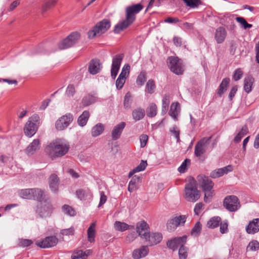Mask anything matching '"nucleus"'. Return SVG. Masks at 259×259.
I'll list each match as a JSON object with an SVG mask.
<instances>
[{
  "label": "nucleus",
  "instance_id": "6e6d98bb",
  "mask_svg": "<svg viewBox=\"0 0 259 259\" xmlns=\"http://www.w3.org/2000/svg\"><path fill=\"white\" fill-rule=\"evenodd\" d=\"M76 92L74 85L69 84L66 89L65 95L69 98L73 97Z\"/></svg>",
  "mask_w": 259,
  "mask_h": 259
},
{
  "label": "nucleus",
  "instance_id": "69168bd1",
  "mask_svg": "<svg viewBox=\"0 0 259 259\" xmlns=\"http://www.w3.org/2000/svg\"><path fill=\"white\" fill-rule=\"evenodd\" d=\"M32 243V241L29 239H22L19 241V245L22 247H27Z\"/></svg>",
  "mask_w": 259,
  "mask_h": 259
},
{
  "label": "nucleus",
  "instance_id": "20e7f679",
  "mask_svg": "<svg viewBox=\"0 0 259 259\" xmlns=\"http://www.w3.org/2000/svg\"><path fill=\"white\" fill-rule=\"evenodd\" d=\"M110 21L108 19H104L98 22L92 29L88 31V37L90 39H93L96 36H100L105 33L110 28Z\"/></svg>",
  "mask_w": 259,
  "mask_h": 259
},
{
  "label": "nucleus",
  "instance_id": "0eeeda50",
  "mask_svg": "<svg viewBox=\"0 0 259 259\" xmlns=\"http://www.w3.org/2000/svg\"><path fill=\"white\" fill-rule=\"evenodd\" d=\"M54 210L52 203L46 199L40 203L36 210V213L41 218L50 217Z\"/></svg>",
  "mask_w": 259,
  "mask_h": 259
},
{
  "label": "nucleus",
  "instance_id": "412c9836",
  "mask_svg": "<svg viewBox=\"0 0 259 259\" xmlns=\"http://www.w3.org/2000/svg\"><path fill=\"white\" fill-rule=\"evenodd\" d=\"M40 141L38 139H34L25 149V153L29 155L34 154L39 149Z\"/></svg>",
  "mask_w": 259,
  "mask_h": 259
},
{
  "label": "nucleus",
  "instance_id": "8fccbe9b",
  "mask_svg": "<svg viewBox=\"0 0 259 259\" xmlns=\"http://www.w3.org/2000/svg\"><path fill=\"white\" fill-rule=\"evenodd\" d=\"M190 160L186 159L178 168V171L180 173H184L187 170L188 166L190 165Z\"/></svg>",
  "mask_w": 259,
  "mask_h": 259
},
{
  "label": "nucleus",
  "instance_id": "603ef678",
  "mask_svg": "<svg viewBox=\"0 0 259 259\" xmlns=\"http://www.w3.org/2000/svg\"><path fill=\"white\" fill-rule=\"evenodd\" d=\"M146 79V73L144 71L141 72L138 76L136 82L138 85L142 86L144 84Z\"/></svg>",
  "mask_w": 259,
  "mask_h": 259
},
{
  "label": "nucleus",
  "instance_id": "f704fd0d",
  "mask_svg": "<svg viewBox=\"0 0 259 259\" xmlns=\"http://www.w3.org/2000/svg\"><path fill=\"white\" fill-rule=\"evenodd\" d=\"M90 117V113L88 111H84L80 115L77 119V122L79 126H83L86 125Z\"/></svg>",
  "mask_w": 259,
  "mask_h": 259
},
{
  "label": "nucleus",
  "instance_id": "37998d69",
  "mask_svg": "<svg viewBox=\"0 0 259 259\" xmlns=\"http://www.w3.org/2000/svg\"><path fill=\"white\" fill-rule=\"evenodd\" d=\"M95 101L96 97L95 96L89 95L83 98L82 104L84 106H87L94 103Z\"/></svg>",
  "mask_w": 259,
  "mask_h": 259
},
{
  "label": "nucleus",
  "instance_id": "7c9ffc66",
  "mask_svg": "<svg viewBox=\"0 0 259 259\" xmlns=\"http://www.w3.org/2000/svg\"><path fill=\"white\" fill-rule=\"evenodd\" d=\"M254 81V78L250 75L246 76L244 78V90L247 93H249L251 91Z\"/></svg>",
  "mask_w": 259,
  "mask_h": 259
},
{
  "label": "nucleus",
  "instance_id": "dca6fc26",
  "mask_svg": "<svg viewBox=\"0 0 259 259\" xmlns=\"http://www.w3.org/2000/svg\"><path fill=\"white\" fill-rule=\"evenodd\" d=\"M246 232L249 234H254L259 231V218L253 219L249 221L245 227Z\"/></svg>",
  "mask_w": 259,
  "mask_h": 259
},
{
  "label": "nucleus",
  "instance_id": "9d476101",
  "mask_svg": "<svg viewBox=\"0 0 259 259\" xmlns=\"http://www.w3.org/2000/svg\"><path fill=\"white\" fill-rule=\"evenodd\" d=\"M185 215L176 216L169 219L167 222V229L168 231H174L178 227L184 225L186 221Z\"/></svg>",
  "mask_w": 259,
  "mask_h": 259
},
{
  "label": "nucleus",
  "instance_id": "0e129e2a",
  "mask_svg": "<svg viewBox=\"0 0 259 259\" xmlns=\"http://www.w3.org/2000/svg\"><path fill=\"white\" fill-rule=\"evenodd\" d=\"M60 233L62 235H73L74 233V229L73 227H71L68 229H62Z\"/></svg>",
  "mask_w": 259,
  "mask_h": 259
},
{
  "label": "nucleus",
  "instance_id": "6ab92c4d",
  "mask_svg": "<svg viewBox=\"0 0 259 259\" xmlns=\"http://www.w3.org/2000/svg\"><path fill=\"white\" fill-rule=\"evenodd\" d=\"M125 125V122H121L113 127L111 131V138L113 140H116L120 138Z\"/></svg>",
  "mask_w": 259,
  "mask_h": 259
},
{
  "label": "nucleus",
  "instance_id": "09e8293b",
  "mask_svg": "<svg viewBox=\"0 0 259 259\" xmlns=\"http://www.w3.org/2000/svg\"><path fill=\"white\" fill-rule=\"evenodd\" d=\"M167 63L170 65H181L182 61L177 56H170L167 59Z\"/></svg>",
  "mask_w": 259,
  "mask_h": 259
},
{
  "label": "nucleus",
  "instance_id": "473e14b6",
  "mask_svg": "<svg viewBox=\"0 0 259 259\" xmlns=\"http://www.w3.org/2000/svg\"><path fill=\"white\" fill-rule=\"evenodd\" d=\"M50 187L53 191L56 192L58 190L59 178L55 174H52L49 178Z\"/></svg>",
  "mask_w": 259,
  "mask_h": 259
},
{
  "label": "nucleus",
  "instance_id": "13d9d810",
  "mask_svg": "<svg viewBox=\"0 0 259 259\" xmlns=\"http://www.w3.org/2000/svg\"><path fill=\"white\" fill-rule=\"evenodd\" d=\"M123 57V54H118L114 56L113 58L112 65H120Z\"/></svg>",
  "mask_w": 259,
  "mask_h": 259
},
{
  "label": "nucleus",
  "instance_id": "c85d7f7f",
  "mask_svg": "<svg viewBox=\"0 0 259 259\" xmlns=\"http://www.w3.org/2000/svg\"><path fill=\"white\" fill-rule=\"evenodd\" d=\"M33 188L22 189L19 191V196L27 199H33L34 198Z\"/></svg>",
  "mask_w": 259,
  "mask_h": 259
},
{
  "label": "nucleus",
  "instance_id": "bf43d9fd",
  "mask_svg": "<svg viewBox=\"0 0 259 259\" xmlns=\"http://www.w3.org/2000/svg\"><path fill=\"white\" fill-rule=\"evenodd\" d=\"M130 66H123L122 71L119 74V76L123 78H126L130 73Z\"/></svg>",
  "mask_w": 259,
  "mask_h": 259
},
{
  "label": "nucleus",
  "instance_id": "58836bf2",
  "mask_svg": "<svg viewBox=\"0 0 259 259\" xmlns=\"http://www.w3.org/2000/svg\"><path fill=\"white\" fill-rule=\"evenodd\" d=\"M157 111V106L154 103H151L146 109L147 115L153 117L156 115Z\"/></svg>",
  "mask_w": 259,
  "mask_h": 259
},
{
  "label": "nucleus",
  "instance_id": "a878e982",
  "mask_svg": "<svg viewBox=\"0 0 259 259\" xmlns=\"http://www.w3.org/2000/svg\"><path fill=\"white\" fill-rule=\"evenodd\" d=\"M105 130V126L101 123H99L94 126L91 130V135L93 137L101 135Z\"/></svg>",
  "mask_w": 259,
  "mask_h": 259
},
{
  "label": "nucleus",
  "instance_id": "338daca9",
  "mask_svg": "<svg viewBox=\"0 0 259 259\" xmlns=\"http://www.w3.org/2000/svg\"><path fill=\"white\" fill-rule=\"evenodd\" d=\"M125 79L122 77L118 76L117 79L116 81V88L118 89H120L122 88L123 84L125 83Z\"/></svg>",
  "mask_w": 259,
  "mask_h": 259
},
{
  "label": "nucleus",
  "instance_id": "c03bdc74",
  "mask_svg": "<svg viewBox=\"0 0 259 259\" xmlns=\"http://www.w3.org/2000/svg\"><path fill=\"white\" fill-rule=\"evenodd\" d=\"M202 229V225L199 222H197L191 230L192 236L197 237L199 235Z\"/></svg>",
  "mask_w": 259,
  "mask_h": 259
},
{
  "label": "nucleus",
  "instance_id": "4c0bfd02",
  "mask_svg": "<svg viewBox=\"0 0 259 259\" xmlns=\"http://www.w3.org/2000/svg\"><path fill=\"white\" fill-rule=\"evenodd\" d=\"M91 194V191L87 189H78L76 191V195L80 200H85L86 198Z\"/></svg>",
  "mask_w": 259,
  "mask_h": 259
},
{
  "label": "nucleus",
  "instance_id": "e433bc0d",
  "mask_svg": "<svg viewBox=\"0 0 259 259\" xmlns=\"http://www.w3.org/2000/svg\"><path fill=\"white\" fill-rule=\"evenodd\" d=\"M96 223H93L88 229V240L90 242H93L95 241V237L96 234Z\"/></svg>",
  "mask_w": 259,
  "mask_h": 259
},
{
  "label": "nucleus",
  "instance_id": "1a4fd4ad",
  "mask_svg": "<svg viewBox=\"0 0 259 259\" xmlns=\"http://www.w3.org/2000/svg\"><path fill=\"white\" fill-rule=\"evenodd\" d=\"M224 206L229 211H237L240 207L238 197L235 195L227 196L224 200Z\"/></svg>",
  "mask_w": 259,
  "mask_h": 259
},
{
  "label": "nucleus",
  "instance_id": "79ce46f5",
  "mask_svg": "<svg viewBox=\"0 0 259 259\" xmlns=\"http://www.w3.org/2000/svg\"><path fill=\"white\" fill-rule=\"evenodd\" d=\"M156 84L154 80L149 79L146 83L145 92L149 94H153L155 90Z\"/></svg>",
  "mask_w": 259,
  "mask_h": 259
},
{
  "label": "nucleus",
  "instance_id": "72a5a7b5",
  "mask_svg": "<svg viewBox=\"0 0 259 259\" xmlns=\"http://www.w3.org/2000/svg\"><path fill=\"white\" fill-rule=\"evenodd\" d=\"M145 115V110L141 108H138L133 110L132 116L135 121H139L143 119Z\"/></svg>",
  "mask_w": 259,
  "mask_h": 259
},
{
  "label": "nucleus",
  "instance_id": "cd10ccee",
  "mask_svg": "<svg viewBox=\"0 0 259 259\" xmlns=\"http://www.w3.org/2000/svg\"><path fill=\"white\" fill-rule=\"evenodd\" d=\"M134 226H130L125 223L116 221L114 223V228L118 231L123 232L129 229H134Z\"/></svg>",
  "mask_w": 259,
  "mask_h": 259
},
{
  "label": "nucleus",
  "instance_id": "4d7b16f0",
  "mask_svg": "<svg viewBox=\"0 0 259 259\" xmlns=\"http://www.w3.org/2000/svg\"><path fill=\"white\" fill-rule=\"evenodd\" d=\"M62 210L65 214H68L70 216H74L75 214V211L74 209L69 205H63L62 207Z\"/></svg>",
  "mask_w": 259,
  "mask_h": 259
},
{
  "label": "nucleus",
  "instance_id": "aec40b11",
  "mask_svg": "<svg viewBox=\"0 0 259 259\" xmlns=\"http://www.w3.org/2000/svg\"><path fill=\"white\" fill-rule=\"evenodd\" d=\"M149 252V248L147 246H142L140 248L135 249L133 252V257L134 259H140L146 256Z\"/></svg>",
  "mask_w": 259,
  "mask_h": 259
},
{
  "label": "nucleus",
  "instance_id": "39448f33",
  "mask_svg": "<svg viewBox=\"0 0 259 259\" xmlns=\"http://www.w3.org/2000/svg\"><path fill=\"white\" fill-rule=\"evenodd\" d=\"M39 116L34 114L29 118L24 127V133L28 137H32L36 132L39 124Z\"/></svg>",
  "mask_w": 259,
  "mask_h": 259
},
{
  "label": "nucleus",
  "instance_id": "423d86ee",
  "mask_svg": "<svg viewBox=\"0 0 259 259\" xmlns=\"http://www.w3.org/2000/svg\"><path fill=\"white\" fill-rule=\"evenodd\" d=\"M197 181L205 192L204 201L207 202V199L212 196L211 190L213 187V183L210 179L203 175L198 176Z\"/></svg>",
  "mask_w": 259,
  "mask_h": 259
},
{
  "label": "nucleus",
  "instance_id": "49530a36",
  "mask_svg": "<svg viewBox=\"0 0 259 259\" xmlns=\"http://www.w3.org/2000/svg\"><path fill=\"white\" fill-rule=\"evenodd\" d=\"M235 20L238 22L240 25L244 29L250 28L252 27L251 24L247 23L246 20L242 17H236Z\"/></svg>",
  "mask_w": 259,
  "mask_h": 259
},
{
  "label": "nucleus",
  "instance_id": "ea45409f",
  "mask_svg": "<svg viewBox=\"0 0 259 259\" xmlns=\"http://www.w3.org/2000/svg\"><path fill=\"white\" fill-rule=\"evenodd\" d=\"M229 82L230 79L228 78H225L223 79L218 92V94L219 95H222L227 90Z\"/></svg>",
  "mask_w": 259,
  "mask_h": 259
},
{
  "label": "nucleus",
  "instance_id": "393cba45",
  "mask_svg": "<svg viewBox=\"0 0 259 259\" xmlns=\"http://www.w3.org/2000/svg\"><path fill=\"white\" fill-rule=\"evenodd\" d=\"M180 112V105L178 102L173 103L170 106L169 114L175 120H177V116Z\"/></svg>",
  "mask_w": 259,
  "mask_h": 259
},
{
  "label": "nucleus",
  "instance_id": "f03ea898",
  "mask_svg": "<svg viewBox=\"0 0 259 259\" xmlns=\"http://www.w3.org/2000/svg\"><path fill=\"white\" fill-rule=\"evenodd\" d=\"M68 144L61 139H57L51 142L46 148V153L52 159L65 155L68 150Z\"/></svg>",
  "mask_w": 259,
  "mask_h": 259
},
{
  "label": "nucleus",
  "instance_id": "f257e3e1",
  "mask_svg": "<svg viewBox=\"0 0 259 259\" xmlns=\"http://www.w3.org/2000/svg\"><path fill=\"white\" fill-rule=\"evenodd\" d=\"M143 9V6L141 4L127 7L125 11V18L114 26V33H119L131 25L136 20V15Z\"/></svg>",
  "mask_w": 259,
  "mask_h": 259
},
{
  "label": "nucleus",
  "instance_id": "b1692460",
  "mask_svg": "<svg viewBox=\"0 0 259 259\" xmlns=\"http://www.w3.org/2000/svg\"><path fill=\"white\" fill-rule=\"evenodd\" d=\"M92 252L91 250H87L83 251L79 250L74 251L71 255L72 259H86L87 257Z\"/></svg>",
  "mask_w": 259,
  "mask_h": 259
},
{
  "label": "nucleus",
  "instance_id": "de8ad7c7",
  "mask_svg": "<svg viewBox=\"0 0 259 259\" xmlns=\"http://www.w3.org/2000/svg\"><path fill=\"white\" fill-rule=\"evenodd\" d=\"M147 165L146 161L142 160L140 164L129 173V177H131L135 172L144 170L146 168Z\"/></svg>",
  "mask_w": 259,
  "mask_h": 259
},
{
  "label": "nucleus",
  "instance_id": "3c124183",
  "mask_svg": "<svg viewBox=\"0 0 259 259\" xmlns=\"http://www.w3.org/2000/svg\"><path fill=\"white\" fill-rule=\"evenodd\" d=\"M259 249V242L256 240H253L249 242L247 246V251H254Z\"/></svg>",
  "mask_w": 259,
  "mask_h": 259
},
{
  "label": "nucleus",
  "instance_id": "f3484780",
  "mask_svg": "<svg viewBox=\"0 0 259 259\" xmlns=\"http://www.w3.org/2000/svg\"><path fill=\"white\" fill-rule=\"evenodd\" d=\"M150 245H156L160 243L162 239V235L159 233H148V236L144 238Z\"/></svg>",
  "mask_w": 259,
  "mask_h": 259
},
{
  "label": "nucleus",
  "instance_id": "a211bd4d",
  "mask_svg": "<svg viewBox=\"0 0 259 259\" xmlns=\"http://www.w3.org/2000/svg\"><path fill=\"white\" fill-rule=\"evenodd\" d=\"M233 170V166L231 165H228L223 168H218L212 171L210 176L212 178H217L223 176L224 174H227Z\"/></svg>",
  "mask_w": 259,
  "mask_h": 259
},
{
  "label": "nucleus",
  "instance_id": "e2e57ef3",
  "mask_svg": "<svg viewBox=\"0 0 259 259\" xmlns=\"http://www.w3.org/2000/svg\"><path fill=\"white\" fill-rule=\"evenodd\" d=\"M131 99V94L130 93H126L124 97V103H123L124 106L125 108H130Z\"/></svg>",
  "mask_w": 259,
  "mask_h": 259
},
{
  "label": "nucleus",
  "instance_id": "4468645a",
  "mask_svg": "<svg viewBox=\"0 0 259 259\" xmlns=\"http://www.w3.org/2000/svg\"><path fill=\"white\" fill-rule=\"evenodd\" d=\"M211 137L204 138L200 140L195 146V155L197 157H200L205 151V147L209 143Z\"/></svg>",
  "mask_w": 259,
  "mask_h": 259
},
{
  "label": "nucleus",
  "instance_id": "7ed1b4c3",
  "mask_svg": "<svg viewBox=\"0 0 259 259\" xmlns=\"http://www.w3.org/2000/svg\"><path fill=\"white\" fill-rule=\"evenodd\" d=\"M201 192L197 189L196 181L192 179L185 185L184 198L188 202H195L200 197Z\"/></svg>",
  "mask_w": 259,
  "mask_h": 259
},
{
  "label": "nucleus",
  "instance_id": "f8f14e48",
  "mask_svg": "<svg viewBox=\"0 0 259 259\" xmlns=\"http://www.w3.org/2000/svg\"><path fill=\"white\" fill-rule=\"evenodd\" d=\"M187 237L186 235L182 237H175L168 240L166 245L167 246L173 250H176L178 247L184 246L187 242Z\"/></svg>",
  "mask_w": 259,
  "mask_h": 259
},
{
  "label": "nucleus",
  "instance_id": "ddd939ff",
  "mask_svg": "<svg viewBox=\"0 0 259 259\" xmlns=\"http://www.w3.org/2000/svg\"><path fill=\"white\" fill-rule=\"evenodd\" d=\"M58 242V239L55 236H48L40 241L36 242V244L43 248H50L56 246Z\"/></svg>",
  "mask_w": 259,
  "mask_h": 259
},
{
  "label": "nucleus",
  "instance_id": "6e6552de",
  "mask_svg": "<svg viewBox=\"0 0 259 259\" xmlns=\"http://www.w3.org/2000/svg\"><path fill=\"white\" fill-rule=\"evenodd\" d=\"M80 37V34L77 31L73 32L58 45L60 50L68 49L75 44Z\"/></svg>",
  "mask_w": 259,
  "mask_h": 259
},
{
  "label": "nucleus",
  "instance_id": "680f3d73",
  "mask_svg": "<svg viewBox=\"0 0 259 259\" xmlns=\"http://www.w3.org/2000/svg\"><path fill=\"white\" fill-rule=\"evenodd\" d=\"M169 104V99L167 97H164L162 99V112L164 114L166 112Z\"/></svg>",
  "mask_w": 259,
  "mask_h": 259
},
{
  "label": "nucleus",
  "instance_id": "5fc2aeb1",
  "mask_svg": "<svg viewBox=\"0 0 259 259\" xmlns=\"http://www.w3.org/2000/svg\"><path fill=\"white\" fill-rule=\"evenodd\" d=\"M188 248L186 246H182L179 248V255L180 259H186L188 256Z\"/></svg>",
  "mask_w": 259,
  "mask_h": 259
},
{
  "label": "nucleus",
  "instance_id": "a18cd8bd",
  "mask_svg": "<svg viewBox=\"0 0 259 259\" xmlns=\"http://www.w3.org/2000/svg\"><path fill=\"white\" fill-rule=\"evenodd\" d=\"M221 221V218L219 217H213L211 218L207 224L208 228H214L217 227Z\"/></svg>",
  "mask_w": 259,
  "mask_h": 259
},
{
  "label": "nucleus",
  "instance_id": "774afa93",
  "mask_svg": "<svg viewBox=\"0 0 259 259\" xmlns=\"http://www.w3.org/2000/svg\"><path fill=\"white\" fill-rule=\"evenodd\" d=\"M243 75V71L241 70V69H237L234 74L233 78L235 80L237 81L240 79Z\"/></svg>",
  "mask_w": 259,
  "mask_h": 259
},
{
  "label": "nucleus",
  "instance_id": "c9c22d12",
  "mask_svg": "<svg viewBox=\"0 0 259 259\" xmlns=\"http://www.w3.org/2000/svg\"><path fill=\"white\" fill-rule=\"evenodd\" d=\"M140 181V177L137 176L133 177L132 180L129 183L128 190L132 192L138 189V184Z\"/></svg>",
  "mask_w": 259,
  "mask_h": 259
},
{
  "label": "nucleus",
  "instance_id": "c756f323",
  "mask_svg": "<svg viewBox=\"0 0 259 259\" xmlns=\"http://www.w3.org/2000/svg\"><path fill=\"white\" fill-rule=\"evenodd\" d=\"M33 200L42 201L45 199L46 197V193L44 190L39 188H33Z\"/></svg>",
  "mask_w": 259,
  "mask_h": 259
},
{
  "label": "nucleus",
  "instance_id": "9b49d317",
  "mask_svg": "<svg viewBox=\"0 0 259 259\" xmlns=\"http://www.w3.org/2000/svg\"><path fill=\"white\" fill-rule=\"evenodd\" d=\"M73 120V115L70 113L63 115L56 121V128L58 131H63L70 125Z\"/></svg>",
  "mask_w": 259,
  "mask_h": 259
},
{
  "label": "nucleus",
  "instance_id": "4be33fe9",
  "mask_svg": "<svg viewBox=\"0 0 259 259\" xmlns=\"http://www.w3.org/2000/svg\"><path fill=\"white\" fill-rule=\"evenodd\" d=\"M227 31L225 28L222 26L218 27L215 32L214 38L218 44H222L225 39L227 36Z\"/></svg>",
  "mask_w": 259,
  "mask_h": 259
},
{
  "label": "nucleus",
  "instance_id": "052dcab7",
  "mask_svg": "<svg viewBox=\"0 0 259 259\" xmlns=\"http://www.w3.org/2000/svg\"><path fill=\"white\" fill-rule=\"evenodd\" d=\"M101 70L100 66H89L88 68L89 72L93 75L98 73Z\"/></svg>",
  "mask_w": 259,
  "mask_h": 259
},
{
  "label": "nucleus",
  "instance_id": "864d4df0",
  "mask_svg": "<svg viewBox=\"0 0 259 259\" xmlns=\"http://www.w3.org/2000/svg\"><path fill=\"white\" fill-rule=\"evenodd\" d=\"M170 70L177 75H181L183 73L184 69L183 66H170Z\"/></svg>",
  "mask_w": 259,
  "mask_h": 259
},
{
  "label": "nucleus",
  "instance_id": "a19ab883",
  "mask_svg": "<svg viewBox=\"0 0 259 259\" xmlns=\"http://www.w3.org/2000/svg\"><path fill=\"white\" fill-rule=\"evenodd\" d=\"M186 5L190 8H197L199 6L202 5L201 0H182Z\"/></svg>",
  "mask_w": 259,
  "mask_h": 259
},
{
  "label": "nucleus",
  "instance_id": "5701e85b",
  "mask_svg": "<svg viewBox=\"0 0 259 259\" xmlns=\"http://www.w3.org/2000/svg\"><path fill=\"white\" fill-rule=\"evenodd\" d=\"M235 15L230 13L225 14L220 19V23L225 25L234 24V20L235 19Z\"/></svg>",
  "mask_w": 259,
  "mask_h": 259
},
{
  "label": "nucleus",
  "instance_id": "2f4dec72",
  "mask_svg": "<svg viewBox=\"0 0 259 259\" xmlns=\"http://www.w3.org/2000/svg\"><path fill=\"white\" fill-rule=\"evenodd\" d=\"M248 133V130L247 126L246 125H243L241 130L238 131V133L235 137L234 139V142L235 143H239L241 141L242 138L246 135H247Z\"/></svg>",
  "mask_w": 259,
  "mask_h": 259
},
{
  "label": "nucleus",
  "instance_id": "2eb2a0df",
  "mask_svg": "<svg viewBox=\"0 0 259 259\" xmlns=\"http://www.w3.org/2000/svg\"><path fill=\"white\" fill-rule=\"evenodd\" d=\"M136 231L141 238L144 239L150 232L148 224L145 221H141L137 223Z\"/></svg>",
  "mask_w": 259,
  "mask_h": 259
},
{
  "label": "nucleus",
  "instance_id": "bb28decb",
  "mask_svg": "<svg viewBox=\"0 0 259 259\" xmlns=\"http://www.w3.org/2000/svg\"><path fill=\"white\" fill-rule=\"evenodd\" d=\"M58 0H44L41 6V11L45 13L53 8L56 5Z\"/></svg>",
  "mask_w": 259,
  "mask_h": 259
}]
</instances>
